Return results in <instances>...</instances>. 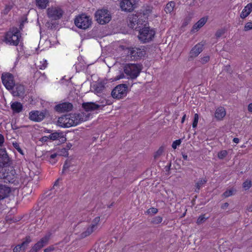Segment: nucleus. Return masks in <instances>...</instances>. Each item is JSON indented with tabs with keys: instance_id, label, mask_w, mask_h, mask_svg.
Returning a JSON list of instances; mask_svg holds the SVG:
<instances>
[{
	"instance_id": "nucleus-1",
	"label": "nucleus",
	"mask_w": 252,
	"mask_h": 252,
	"mask_svg": "<svg viewBox=\"0 0 252 252\" xmlns=\"http://www.w3.org/2000/svg\"><path fill=\"white\" fill-rule=\"evenodd\" d=\"M142 70V66L139 64L128 63L124 67V71L127 78L134 79L139 75Z\"/></svg>"
},
{
	"instance_id": "nucleus-2",
	"label": "nucleus",
	"mask_w": 252,
	"mask_h": 252,
	"mask_svg": "<svg viewBox=\"0 0 252 252\" xmlns=\"http://www.w3.org/2000/svg\"><path fill=\"white\" fill-rule=\"evenodd\" d=\"M21 36L16 28H13L7 32L4 36V41L11 45H17L20 41Z\"/></svg>"
},
{
	"instance_id": "nucleus-3",
	"label": "nucleus",
	"mask_w": 252,
	"mask_h": 252,
	"mask_svg": "<svg viewBox=\"0 0 252 252\" xmlns=\"http://www.w3.org/2000/svg\"><path fill=\"white\" fill-rule=\"evenodd\" d=\"M125 52L127 54V60H134L144 57L146 51L142 47L141 48H130L125 50Z\"/></svg>"
},
{
	"instance_id": "nucleus-4",
	"label": "nucleus",
	"mask_w": 252,
	"mask_h": 252,
	"mask_svg": "<svg viewBox=\"0 0 252 252\" xmlns=\"http://www.w3.org/2000/svg\"><path fill=\"white\" fill-rule=\"evenodd\" d=\"M74 23L78 28L85 30L91 26L92 19L85 14H81L76 17Z\"/></svg>"
},
{
	"instance_id": "nucleus-5",
	"label": "nucleus",
	"mask_w": 252,
	"mask_h": 252,
	"mask_svg": "<svg viewBox=\"0 0 252 252\" xmlns=\"http://www.w3.org/2000/svg\"><path fill=\"white\" fill-rule=\"evenodd\" d=\"M155 34V32L148 27H145L139 31L138 38L143 42L152 40Z\"/></svg>"
},
{
	"instance_id": "nucleus-6",
	"label": "nucleus",
	"mask_w": 252,
	"mask_h": 252,
	"mask_svg": "<svg viewBox=\"0 0 252 252\" xmlns=\"http://www.w3.org/2000/svg\"><path fill=\"white\" fill-rule=\"evenodd\" d=\"M96 20L98 23L101 25L108 23L111 16L110 12L105 9L98 10L95 13Z\"/></svg>"
},
{
	"instance_id": "nucleus-7",
	"label": "nucleus",
	"mask_w": 252,
	"mask_h": 252,
	"mask_svg": "<svg viewBox=\"0 0 252 252\" xmlns=\"http://www.w3.org/2000/svg\"><path fill=\"white\" fill-rule=\"evenodd\" d=\"M70 116L73 126H75L82 122L87 121L90 116V114L81 112L78 114H70Z\"/></svg>"
},
{
	"instance_id": "nucleus-8",
	"label": "nucleus",
	"mask_w": 252,
	"mask_h": 252,
	"mask_svg": "<svg viewBox=\"0 0 252 252\" xmlns=\"http://www.w3.org/2000/svg\"><path fill=\"white\" fill-rule=\"evenodd\" d=\"M127 87L125 84H121L116 86L112 92V96L114 98H121L126 94Z\"/></svg>"
},
{
	"instance_id": "nucleus-9",
	"label": "nucleus",
	"mask_w": 252,
	"mask_h": 252,
	"mask_svg": "<svg viewBox=\"0 0 252 252\" xmlns=\"http://www.w3.org/2000/svg\"><path fill=\"white\" fill-rule=\"evenodd\" d=\"M3 84L7 90H12L15 85L13 76L9 73H4L1 75Z\"/></svg>"
},
{
	"instance_id": "nucleus-10",
	"label": "nucleus",
	"mask_w": 252,
	"mask_h": 252,
	"mask_svg": "<svg viewBox=\"0 0 252 252\" xmlns=\"http://www.w3.org/2000/svg\"><path fill=\"white\" fill-rule=\"evenodd\" d=\"M63 12L58 7H51L47 9L48 17L51 20H57L62 16Z\"/></svg>"
},
{
	"instance_id": "nucleus-11",
	"label": "nucleus",
	"mask_w": 252,
	"mask_h": 252,
	"mask_svg": "<svg viewBox=\"0 0 252 252\" xmlns=\"http://www.w3.org/2000/svg\"><path fill=\"white\" fill-rule=\"evenodd\" d=\"M70 114L65 115L59 118L57 125L62 127H69L73 126Z\"/></svg>"
},
{
	"instance_id": "nucleus-12",
	"label": "nucleus",
	"mask_w": 252,
	"mask_h": 252,
	"mask_svg": "<svg viewBox=\"0 0 252 252\" xmlns=\"http://www.w3.org/2000/svg\"><path fill=\"white\" fill-rule=\"evenodd\" d=\"M120 7L122 10L130 12L134 9V0H122L120 2Z\"/></svg>"
},
{
	"instance_id": "nucleus-13",
	"label": "nucleus",
	"mask_w": 252,
	"mask_h": 252,
	"mask_svg": "<svg viewBox=\"0 0 252 252\" xmlns=\"http://www.w3.org/2000/svg\"><path fill=\"white\" fill-rule=\"evenodd\" d=\"M203 44L202 43H198L195 45L190 50L189 54V59H193L197 57L199 54L202 51Z\"/></svg>"
},
{
	"instance_id": "nucleus-14",
	"label": "nucleus",
	"mask_w": 252,
	"mask_h": 252,
	"mask_svg": "<svg viewBox=\"0 0 252 252\" xmlns=\"http://www.w3.org/2000/svg\"><path fill=\"white\" fill-rule=\"evenodd\" d=\"M72 109V105L69 102L60 103L55 106V110L61 113L70 111Z\"/></svg>"
},
{
	"instance_id": "nucleus-15",
	"label": "nucleus",
	"mask_w": 252,
	"mask_h": 252,
	"mask_svg": "<svg viewBox=\"0 0 252 252\" xmlns=\"http://www.w3.org/2000/svg\"><path fill=\"white\" fill-rule=\"evenodd\" d=\"M3 179L5 183H14L16 181V172L14 170H11L3 174Z\"/></svg>"
},
{
	"instance_id": "nucleus-16",
	"label": "nucleus",
	"mask_w": 252,
	"mask_h": 252,
	"mask_svg": "<svg viewBox=\"0 0 252 252\" xmlns=\"http://www.w3.org/2000/svg\"><path fill=\"white\" fill-rule=\"evenodd\" d=\"M9 161V158L5 149H0V168L6 165Z\"/></svg>"
},
{
	"instance_id": "nucleus-17",
	"label": "nucleus",
	"mask_w": 252,
	"mask_h": 252,
	"mask_svg": "<svg viewBox=\"0 0 252 252\" xmlns=\"http://www.w3.org/2000/svg\"><path fill=\"white\" fill-rule=\"evenodd\" d=\"M45 116L43 112L38 111H32L29 114V118L30 120L40 122L42 121Z\"/></svg>"
},
{
	"instance_id": "nucleus-18",
	"label": "nucleus",
	"mask_w": 252,
	"mask_h": 252,
	"mask_svg": "<svg viewBox=\"0 0 252 252\" xmlns=\"http://www.w3.org/2000/svg\"><path fill=\"white\" fill-rule=\"evenodd\" d=\"M83 108L85 109L86 114H89V112H91L98 109L100 106L94 102H86L82 104Z\"/></svg>"
},
{
	"instance_id": "nucleus-19",
	"label": "nucleus",
	"mask_w": 252,
	"mask_h": 252,
	"mask_svg": "<svg viewBox=\"0 0 252 252\" xmlns=\"http://www.w3.org/2000/svg\"><path fill=\"white\" fill-rule=\"evenodd\" d=\"M12 89V94L14 96H22L25 92V88L23 85L21 84L14 85Z\"/></svg>"
},
{
	"instance_id": "nucleus-20",
	"label": "nucleus",
	"mask_w": 252,
	"mask_h": 252,
	"mask_svg": "<svg viewBox=\"0 0 252 252\" xmlns=\"http://www.w3.org/2000/svg\"><path fill=\"white\" fill-rule=\"evenodd\" d=\"M226 115V111L224 107H219L215 111V117L218 121L222 120Z\"/></svg>"
},
{
	"instance_id": "nucleus-21",
	"label": "nucleus",
	"mask_w": 252,
	"mask_h": 252,
	"mask_svg": "<svg viewBox=\"0 0 252 252\" xmlns=\"http://www.w3.org/2000/svg\"><path fill=\"white\" fill-rule=\"evenodd\" d=\"M95 231L94 229L89 224L85 227L83 228L82 232L80 234V237L82 239L85 238L89 236Z\"/></svg>"
},
{
	"instance_id": "nucleus-22",
	"label": "nucleus",
	"mask_w": 252,
	"mask_h": 252,
	"mask_svg": "<svg viewBox=\"0 0 252 252\" xmlns=\"http://www.w3.org/2000/svg\"><path fill=\"white\" fill-rule=\"evenodd\" d=\"M10 189L5 185H0V200L6 197L10 192Z\"/></svg>"
},
{
	"instance_id": "nucleus-23",
	"label": "nucleus",
	"mask_w": 252,
	"mask_h": 252,
	"mask_svg": "<svg viewBox=\"0 0 252 252\" xmlns=\"http://www.w3.org/2000/svg\"><path fill=\"white\" fill-rule=\"evenodd\" d=\"M252 11V3H248L242 10L240 17L242 19H245L248 17Z\"/></svg>"
},
{
	"instance_id": "nucleus-24",
	"label": "nucleus",
	"mask_w": 252,
	"mask_h": 252,
	"mask_svg": "<svg viewBox=\"0 0 252 252\" xmlns=\"http://www.w3.org/2000/svg\"><path fill=\"white\" fill-rule=\"evenodd\" d=\"M207 18L203 17L201 18L197 23H196L192 28V32L198 31L201 27H202L207 22Z\"/></svg>"
},
{
	"instance_id": "nucleus-25",
	"label": "nucleus",
	"mask_w": 252,
	"mask_h": 252,
	"mask_svg": "<svg viewBox=\"0 0 252 252\" xmlns=\"http://www.w3.org/2000/svg\"><path fill=\"white\" fill-rule=\"evenodd\" d=\"M100 217H95L89 223L90 225L93 227L96 231L99 229L100 226Z\"/></svg>"
},
{
	"instance_id": "nucleus-26",
	"label": "nucleus",
	"mask_w": 252,
	"mask_h": 252,
	"mask_svg": "<svg viewBox=\"0 0 252 252\" xmlns=\"http://www.w3.org/2000/svg\"><path fill=\"white\" fill-rule=\"evenodd\" d=\"M11 108L15 113L20 112L23 108L22 104L19 102H14L11 103Z\"/></svg>"
},
{
	"instance_id": "nucleus-27",
	"label": "nucleus",
	"mask_w": 252,
	"mask_h": 252,
	"mask_svg": "<svg viewBox=\"0 0 252 252\" xmlns=\"http://www.w3.org/2000/svg\"><path fill=\"white\" fill-rule=\"evenodd\" d=\"M129 24V26L131 28H134V26L138 24V16L136 15H131L128 17Z\"/></svg>"
},
{
	"instance_id": "nucleus-28",
	"label": "nucleus",
	"mask_w": 252,
	"mask_h": 252,
	"mask_svg": "<svg viewBox=\"0 0 252 252\" xmlns=\"http://www.w3.org/2000/svg\"><path fill=\"white\" fill-rule=\"evenodd\" d=\"M49 0H35L36 4L40 9H45L48 3Z\"/></svg>"
},
{
	"instance_id": "nucleus-29",
	"label": "nucleus",
	"mask_w": 252,
	"mask_h": 252,
	"mask_svg": "<svg viewBox=\"0 0 252 252\" xmlns=\"http://www.w3.org/2000/svg\"><path fill=\"white\" fill-rule=\"evenodd\" d=\"M175 6V2L174 1H170L166 5L164 10L166 13H171Z\"/></svg>"
},
{
	"instance_id": "nucleus-30",
	"label": "nucleus",
	"mask_w": 252,
	"mask_h": 252,
	"mask_svg": "<svg viewBox=\"0 0 252 252\" xmlns=\"http://www.w3.org/2000/svg\"><path fill=\"white\" fill-rule=\"evenodd\" d=\"M104 89V86L102 83H98L94 86V92L96 94L101 93Z\"/></svg>"
},
{
	"instance_id": "nucleus-31",
	"label": "nucleus",
	"mask_w": 252,
	"mask_h": 252,
	"mask_svg": "<svg viewBox=\"0 0 252 252\" xmlns=\"http://www.w3.org/2000/svg\"><path fill=\"white\" fill-rule=\"evenodd\" d=\"M49 137L50 139L53 140H55L60 138H62L63 139H64L63 140H65V138L63 137V133H62L54 132L53 133H51L49 136Z\"/></svg>"
},
{
	"instance_id": "nucleus-32",
	"label": "nucleus",
	"mask_w": 252,
	"mask_h": 252,
	"mask_svg": "<svg viewBox=\"0 0 252 252\" xmlns=\"http://www.w3.org/2000/svg\"><path fill=\"white\" fill-rule=\"evenodd\" d=\"M50 237H51V234L48 233V234H46L43 238H42L39 241V242L42 245H43V247H44V246L48 244V243L50 239Z\"/></svg>"
},
{
	"instance_id": "nucleus-33",
	"label": "nucleus",
	"mask_w": 252,
	"mask_h": 252,
	"mask_svg": "<svg viewBox=\"0 0 252 252\" xmlns=\"http://www.w3.org/2000/svg\"><path fill=\"white\" fill-rule=\"evenodd\" d=\"M32 241L30 237L27 236L26 237L25 240L22 242V243L20 245L22 248H23V251H25V250L28 247L29 243Z\"/></svg>"
},
{
	"instance_id": "nucleus-34",
	"label": "nucleus",
	"mask_w": 252,
	"mask_h": 252,
	"mask_svg": "<svg viewBox=\"0 0 252 252\" xmlns=\"http://www.w3.org/2000/svg\"><path fill=\"white\" fill-rule=\"evenodd\" d=\"M42 247H43V245L38 241L32 247L29 252H37Z\"/></svg>"
},
{
	"instance_id": "nucleus-35",
	"label": "nucleus",
	"mask_w": 252,
	"mask_h": 252,
	"mask_svg": "<svg viewBox=\"0 0 252 252\" xmlns=\"http://www.w3.org/2000/svg\"><path fill=\"white\" fill-rule=\"evenodd\" d=\"M207 182V180L205 179H200L195 184V187L196 189L199 190Z\"/></svg>"
},
{
	"instance_id": "nucleus-36",
	"label": "nucleus",
	"mask_w": 252,
	"mask_h": 252,
	"mask_svg": "<svg viewBox=\"0 0 252 252\" xmlns=\"http://www.w3.org/2000/svg\"><path fill=\"white\" fill-rule=\"evenodd\" d=\"M228 155V152L226 150H221L218 154V158L220 159H224Z\"/></svg>"
},
{
	"instance_id": "nucleus-37",
	"label": "nucleus",
	"mask_w": 252,
	"mask_h": 252,
	"mask_svg": "<svg viewBox=\"0 0 252 252\" xmlns=\"http://www.w3.org/2000/svg\"><path fill=\"white\" fill-rule=\"evenodd\" d=\"M234 190L232 189L226 190L222 195L224 198H226L234 194Z\"/></svg>"
},
{
	"instance_id": "nucleus-38",
	"label": "nucleus",
	"mask_w": 252,
	"mask_h": 252,
	"mask_svg": "<svg viewBox=\"0 0 252 252\" xmlns=\"http://www.w3.org/2000/svg\"><path fill=\"white\" fill-rule=\"evenodd\" d=\"M209 218L205 217V215H202L200 216L197 220L196 223L197 224H201L204 222L205 220L208 219Z\"/></svg>"
},
{
	"instance_id": "nucleus-39",
	"label": "nucleus",
	"mask_w": 252,
	"mask_h": 252,
	"mask_svg": "<svg viewBox=\"0 0 252 252\" xmlns=\"http://www.w3.org/2000/svg\"><path fill=\"white\" fill-rule=\"evenodd\" d=\"M48 63L46 60L43 59L42 61H40L39 64L38 65V67L40 69H44L47 66Z\"/></svg>"
},
{
	"instance_id": "nucleus-40",
	"label": "nucleus",
	"mask_w": 252,
	"mask_h": 252,
	"mask_svg": "<svg viewBox=\"0 0 252 252\" xmlns=\"http://www.w3.org/2000/svg\"><path fill=\"white\" fill-rule=\"evenodd\" d=\"M162 221V218L160 216H156L154 217L152 220V223L154 224H158L161 222Z\"/></svg>"
},
{
	"instance_id": "nucleus-41",
	"label": "nucleus",
	"mask_w": 252,
	"mask_h": 252,
	"mask_svg": "<svg viewBox=\"0 0 252 252\" xmlns=\"http://www.w3.org/2000/svg\"><path fill=\"white\" fill-rule=\"evenodd\" d=\"M163 147H160L158 150L155 153L154 155V158L155 159L158 158L163 153Z\"/></svg>"
},
{
	"instance_id": "nucleus-42",
	"label": "nucleus",
	"mask_w": 252,
	"mask_h": 252,
	"mask_svg": "<svg viewBox=\"0 0 252 252\" xmlns=\"http://www.w3.org/2000/svg\"><path fill=\"white\" fill-rule=\"evenodd\" d=\"M199 120V116L197 114H195L194 116L193 121L192 123V127L193 128L196 127Z\"/></svg>"
},
{
	"instance_id": "nucleus-43",
	"label": "nucleus",
	"mask_w": 252,
	"mask_h": 252,
	"mask_svg": "<svg viewBox=\"0 0 252 252\" xmlns=\"http://www.w3.org/2000/svg\"><path fill=\"white\" fill-rule=\"evenodd\" d=\"M251 186L252 182L250 180L246 181L243 184V187L245 189V190L249 189L251 187Z\"/></svg>"
},
{
	"instance_id": "nucleus-44",
	"label": "nucleus",
	"mask_w": 252,
	"mask_h": 252,
	"mask_svg": "<svg viewBox=\"0 0 252 252\" xmlns=\"http://www.w3.org/2000/svg\"><path fill=\"white\" fill-rule=\"evenodd\" d=\"M181 140L178 139L174 141L172 145V147L174 149H176L177 146H179L181 144Z\"/></svg>"
},
{
	"instance_id": "nucleus-45",
	"label": "nucleus",
	"mask_w": 252,
	"mask_h": 252,
	"mask_svg": "<svg viewBox=\"0 0 252 252\" xmlns=\"http://www.w3.org/2000/svg\"><path fill=\"white\" fill-rule=\"evenodd\" d=\"M252 29V22H248L245 24L244 27V31H248Z\"/></svg>"
},
{
	"instance_id": "nucleus-46",
	"label": "nucleus",
	"mask_w": 252,
	"mask_h": 252,
	"mask_svg": "<svg viewBox=\"0 0 252 252\" xmlns=\"http://www.w3.org/2000/svg\"><path fill=\"white\" fill-rule=\"evenodd\" d=\"M158 212V210L156 208H150L147 211V213L148 214H157Z\"/></svg>"
},
{
	"instance_id": "nucleus-47",
	"label": "nucleus",
	"mask_w": 252,
	"mask_h": 252,
	"mask_svg": "<svg viewBox=\"0 0 252 252\" xmlns=\"http://www.w3.org/2000/svg\"><path fill=\"white\" fill-rule=\"evenodd\" d=\"M125 78V74L123 73H121L120 75L116 76L114 79H111L112 81H117L121 79Z\"/></svg>"
},
{
	"instance_id": "nucleus-48",
	"label": "nucleus",
	"mask_w": 252,
	"mask_h": 252,
	"mask_svg": "<svg viewBox=\"0 0 252 252\" xmlns=\"http://www.w3.org/2000/svg\"><path fill=\"white\" fill-rule=\"evenodd\" d=\"M14 252H23V248L20 245H17L13 249Z\"/></svg>"
},
{
	"instance_id": "nucleus-49",
	"label": "nucleus",
	"mask_w": 252,
	"mask_h": 252,
	"mask_svg": "<svg viewBox=\"0 0 252 252\" xmlns=\"http://www.w3.org/2000/svg\"><path fill=\"white\" fill-rule=\"evenodd\" d=\"M210 60V57L209 56H205L203 58L200 59V62L202 63H207Z\"/></svg>"
},
{
	"instance_id": "nucleus-50",
	"label": "nucleus",
	"mask_w": 252,
	"mask_h": 252,
	"mask_svg": "<svg viewBox=\"0 0 252 252\" xmlns=\"http://www.w3.org/2000/svg\"><path fill=\"white\" fill-rule=\"evenodd\" d=\"M55 247L53 246H51L44 249V252H51L54 251Z\"/></svg>"
},
{
	"instance_id": "nucleus-51",
	"label": "nucleus",
	"mask_w": 252,
	"mask_h": 252,
	"mask_svg": "<svg viewBox=\"0 0 252 252\" xmlns=\"http://www.w3.org/2000/svg\"><path fill=\"white\" fill-rule=\"evenodd\" d=\"M13 146L15 148V149L21 154H23L22 150L20 148L19 144L17 143H13Z\"/></svg>"
},
{
	"instance_id": "nucleus-52",
	"label": "nucleus",
	"mask_w": 252,
	"mask_h": 252,
	"mask_svg": "<svg viewBox=\"0 0 252 252\" xmlns=\"http://www.w3.org/2000/svg\"><path fill=\"white\" fill-rule=\"evenodd\" d=\"M10 10H11L10 6H8V5H6L3 10V13L4 14H7L10 11Z\"/></svg>"
},
{
	"instance_id": "nucleus-53",
	"label": "nucleus",
	"mask_w": 252,
	"mask_h": 252,
	"mask_svg": "<svg viewBox=\"0 0 252 252\" xmlns=\"http://www.w3.org/2000/svg\"><path fill=\"white\" fill-rule=\"evenodd\" d=\"M224 32L223 30L218 31L216 33V36L217 37H220L224 33Z\"/></svg>"
},
{
	"instance_id": "nucleus-54",
	"label": "nucleus",
	"mask_w": 252,
	"mask_h": 252,
	"mask_svg": "<svg viewBox=\"0 0 252 252\" xmlns=\"http://www.w3.org/2000/svg\"><path fill=\"white\" fill-rule=\"evenodd\" d=\"M4 142V138L3 136L0 134V146H1Z\"/></svg>"
},
{
	"instance_id": "nucleus-55",
	"label": "nucleus",
	"mask_w": 252,
	"mask_h": 252,
	"mask_svg": "<svg viewBox=\"0 0 252 252\" xmlns=\"http://www.w3.org/2000/svg\"><path fill=\"white\" fill-rule=\"evenodd\" d=\"M57 155H58V154H57L56 153L51 155L50 156V159H54V158H56Z\"/></svg>"
},
{
	"instance_id": "nucleus-56",
	"label": "nucleus",
	"mask_w": 252,
	"mask_h": 252,
	"mask_svg": "<svg viewBox=\"0 0 252 252\" xmlns=\"http://www.w3.org/2000/svg\"><path fill=\"white\" fill-rule=\"evenodd\" d=\"M247 210L249 212H252V204L248 206Z\"/></svg>"
},
{
	"instance_id": "nucleus-57",
	"label": "nucleus",
	"mask_w": 252,
	"mask_h": 252,
	"mask_svg": "<svg viewBox=\"0 0 252 252\" xmlns=\"http://www.w3.org/2000/svg\"><path fill=\"white\" fill-rule=\"evenodd\" d=\"M228 206V203H224L222 206H221V208L222 209H225Z\"/></svg>"
},
{
	"instance_id": "nucleus-58",
	"label": "nucleus",
	"mask_w": 252,
	"mask_h": 252,
	"mask_svg": "<svg viewBox=\"0 0 252 252\" xmlns=\"http://www.w3.org/2000/svg\"><path fill=\"white\" fill-rule=\"evenodd\" d=\"M248 110L249 111L252 112V103H250L248 105Z\"/></svg>"
},
{
	"instance_id": "nucleus-59",
	"label": "nucleus",
	"mask_w": 252,
	"mask_h": 252,
	"mask_svg": "<svg viewBox=\"0 0 252 252\" xmlns=\"http://www.w3.org/2000/svg\"><path fill=\"white\" fill-rule=\"evenodd\" d=\"M186 114H184L182 117V120H181V123L183 124L184 123V122H185V119H186Z\"/></svg>"
},
{
	"instance_id": "nucleus-60",
	"label": "nucleus",
	"mask_w": 252,
	"mask_h": 252,
	"mask_svg": "<svg viewBox=\"0 0 252 252\" xmlns=\"http://www.w3.org/2000/svg\"><path fill=\"white\" fill-rule=\"evenodd\" d=\"M233 142L235 143H238L239 142V139L237 138H234L233 140Z\"/></svg>"
},
{
	"instance_id": "nucleus-61",
	"label": "nucleus",
	"mask_w": 252,
	"mask_h": 252,
	"mask_svg": "<svg viewBox=\"0 0 252 252\" xmlns=\"http://www.w3.org/2000/svg\"><path fill=\"white\" fill-rule=\"evenodd\" d=\"M182 156H183V158H184L185 160H188V157L187 155H186V154H183V155H182Z\"/></svg>"
},
{
	"instance_id": "nucleus-62",
	"label": "nucleus",
	"mask_w": 252,
	"mask_h": 252,
	"mask_svg": "<svg viewBox=\"0 0 252 252\" xmlns=\"http://www.w3.org/2000/svg\"><path fill=\"white\" fill-rule=\"evenodd\" d=\"M59 180H58L57 181H56V182L55 183L54 185V188H55L56 187L58 186V184H59Z\"/></svg>"
},
{
	"instance_id": "nucleus-63",
	"label": "nucleus",
	"mask_w": 252,
	"mask_h": 252,
	"mask_svg": "<svg viewBox=\"0 0 252 252\" xmlns=\"http://www.w3.org/2000/svg\"><path fill=\"white\" fill-rule=\"evenodd\" d=\"M65 165L63 166V170H65Z\"/></svg>"
}]
</instances>
